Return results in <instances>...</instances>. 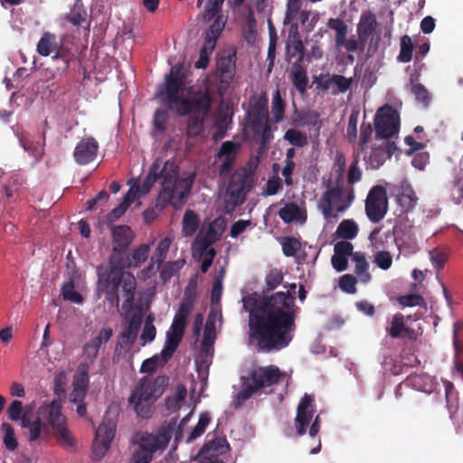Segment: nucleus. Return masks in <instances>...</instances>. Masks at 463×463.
I'll return each mask as SVG.
<instances>
[{"mask_svg": "<svg viewBox=\"0 0 463 463\" xmlns=\"http://www.w3.org/2000/svg\"><path fill=\"white\" fill-rule=\"evenodd\" d=\"M288 287L287 293L279 291L261 298L248 295L242 298L243 307L249 312L250 337L260 352L279 351L293 340L297 328V285L291 283Z\"/></svg>", "mask_w": 463, "mask_h": 463, "instance_id": "1", "label": "nucleus"}, {"mask_svg": "<svg viewBox=\"0 0 463 463\" xmlns=\"http://www.w3.org/2000/svg\"><path fill=\"white\" fill-rule=\"evenodd\" d=\"M114 253L110 257L109 268L98 269V291L104 294L111 304L118 306L119 298L124 302L121 309L128 317L135 296L136 279L128 271L123 270L120 251L132 241V232L128 226H117L112 229Z\"/></svg>", "mask_w": 463, "mask_h": 463, "instance_id": "2", "label": "nucleus"}, {"mask_svg": "<svg viewBox=\"0 0 463 463\" xmlns=\"http://www.w3.org/2000/svg\"><path fill=\"white\" fill-rule=\"evenodd\" d=\"M34 404L23 406L21 401L14 400L7 408L9 420H21V426L28 430L31 442L43 439L49 435V427L63 446H71L73 439L67 427L65 416L61 413V403L53 400L42 403L33 415Z\"/></svg>", "mask_w": 463, "mask_h": 463, "instance_id": "3", "label": "nucleus"}, {"mask_svg": "<svg viewBox=\"0 0 463 463\" xmlns=\"http://www.w3.org/2000/svg\"><path fill=\"white\" fill-rule=\"evenodd\" d=\"M156 180L161 184L156 206L163 208L166 203H171L174 198L173 158H169L164 163L156 160L151 166L147 176L143 180L142 184H138L134 178L128 181V185H129L128 191H133V201L137 202V206L140 205L139 199L150 191Z\"/></svg>", "mask_w": 463, "mask_h": 463, "instance_id": "4", "label": "nucleus"}, {"mask_svg": "<svg viewBox=\"0 0 463 463\" xmlns=\"http://www.w3.org/2000/svg\"><path fill=\"white\" fill-rule=\"evenodd\" d=\"M286 376L277 365L258 366L243 376L242 389L236 394L233 401L234 408H240L253 394L260 390L277 385Z\"/></svg>", "mask_w": 463, "mask_h": 463, "instance_id": "5", "label": "nucleus"}, {"mask_svg": "<svg viewBox=\"0 0 463 463\" xmlns=\"http://www.w3.org/2000/svg\"><path fill=\"white\" fill-rule=\"evenodd\" d=\"M174 433V422L171 420L166 426L158 430L156 435L147 432L137 433L134 443L137 449L134 452L129 463H149L154 453L162 452L167 446Z\"/></svg>", "mask_w": 463, "mask_h": 463, "instance_id": "6", "label": "nucleus"}, {"mask_svg": "<svg viewBox=\"0 0 463 463\" xmlns=\"http://www.w3.org/2000/svg\"><path fill=\"white\" fill-rule=\"evenodd\" d=\"M168 381L169 379L165 376H159L154 381L148 377H144L139 381L129 397V402L137 415L142 418L148 417L151 401L163 394L168 385Z\"/></svg>", "mask_w": 463, "mask_h": 463, "instance_id": "7", "label": "nucleus"}, {"mask_svg": "<svg viewBox=\"0 0 463 463\" xmlns=\"http://www.w3.org/2000/svg\"><path fill=\"white\" fill-rule=\"evenodd\" d=\"M256 168V164L248 162L231 175L226 191V204L232 210L241 205L246 201L247 194L253 189Z\"/></svg>", "mask_w": 463, "mask_h": 463, "instance_id": "8", "label": "nucleus"}, {"mask_svg": "<svg viewBox=\"0 0 463 463\" xmlns=\"http://www.w3.org/2000/svg\"><path fill=\"white\" fill-rule=\"evenodd\" d=\"M354 199L353 190L345 196L344 188L336 184L323 193L319 200V209L325 219H337L339 213H345L350 207Z\"/></svg>", "mask_w": 463, "mask_h": 463, "instance_id": "9", "label": "nucleus"}, {"mask_svg": "<svg viewBox=\"0 0 463 463\" xmlns=\"http://www.w3.org/2000/svg\"><path fill=\"white\" fill-rule=\"evenodd\" d=\"M231 446L226 437L215 430L206 435L205 441L194 457L196 463H225L222 457L229 453Z\"/></svg>", "mask_w": 463, "mask_h": 463, "instance_id": "10", "label": "nucleus"}, {"mask_svg": "<svg viewBox=\"0 0 463 463\" xmlns=\"http://www.w3.org/2000/svg\"><path fill=\"white\" fill-rule=\"evenodd\" d=\"M156 99L160 104L155 113L154 126L158 132H164L165 122L168 118V111L172 110L174 106V68L172 67L165 76L164 85L158 90Z\"/></svg>", "mask_w": 463, "mask_h": 463, "instance_id": "11", "label": "nucleus"}, {"mask_svg": "<svg viewBox=\"0 0 463 463\" xmlns=\"http://www.w3.org/2000/svg\"><path fill=\"white\" fill-rule=\"evenodd\" d=\"M400 128L398 112L390 105L380 108L374 117L375 137L377 139L389 140L397 135Z\"/></svg>", "mask_w": 463, "mask_h": 463, "instance_id": "12", "label": "nucleus"}, {"mask_svg": "<svg viewBox=\"0 0 463 463\" xmlns=\"http://www.w3.org/2000/svg\"><path fill=\"white\" fill-rule=\"evenodd\" d=\"M268 103L267 94L261 93L259 97L254 98V102L250 105L247 112L249 127L255 135L263 133V138L266 137V133L269 130Z\"/></svg>", "mask_w": 463, "mask_h": 463, "instance_id": "13", "label": "nucleus"}, {"mask_svg": "<svg viewBox=\"0 0 463 463\" xmlns=\"http://www.w3.org/2000/svg\"><path fill=\"white\" fill-rule=\"evenodd\" d=\"M237 52L233 48L223 49L217 52L215 75L220 80V87L226 90L232 81L236 71Z\"/></svg>", "mask_w": 463, "mask_h": 463, "instance_id": "14", "label": "nucleus"}, {"mask_svg": "<svg viewBox=\"0 0 463 463\" xmlns=\"http://www.w3.org/2000/svg\"><path fill=\"white\" fill-rule=\"evenodd\" d=\"M210 106V97L201 91L182 99L178 96L175 97V112L179 115L207 117Z\"/></svg>", "mask_w": 463, "mask_h": 463, "instance_id": "15", "label": "nucleus"}, {"mask_svg": "<svg viewBox=\"0 0 463 463\" xmlns=\"http://www.w3.org/2000/svg\"><path fill=\"white\" fill-rule=\"evenodd\" d=\"M388 210V198L386 190L382 185L373 186L368 193L365 200V213L373 223L382 221Z\"/></svg>", "mask_w": 463, "mask_h": 463, "instance_id": "16", "label": "nucleus"}, {"mask_svg": "<svg viewBox=\"0 0 463 463\" xmlns=\"http://www.w3.org/2000/svg\"><path fill=\"white\" fill-rule=\"evenodd\" d=\"M115 430V416H112L110 411H108L104 416L102 423L98 427L95 432L93 453L97 458H101L105 455L114 439Z\"/></svg>", "mask_w": 463, "mask_h": 463, "instance_id": "17", "label": "nucleus"}, {"mask_svg": "<svg viewBox=\"0 0 463 463\" xmlns=\"http://www.w3.org/2000/svg\"><path fill=\"white\" fill-rule=\"evenodd\" d=\"M193 414V411H191L185 417H184L177 427H175V446L180 442L190 443L202 436L206 427L211 422V415L209 412H203L199 417V420L196 426L190 430L189 431H185L184 427L185 422L190 419Z\"/></svg>", "mask_w": 463, "mask_h": 463, "instance_id": "18", "label": "nucleus"}, {"mask_svg": "<svg viewBox=\"0 0 463 463\" xmlns=\"http://www.w3.org/2000/svg\"><path fill=\"white\" fill-rule=\"evenodd\" d=\"M174 355V322L171 324L166 334V341L164 349L160 354L145 360L141 365L142 373H152L166 364Z\"/></svg>", "mask_w": 463, "mask_h": 463, "instance_id": "19", "label": "nucleus"}, {"mask_svg": "<svg viewBox=\"0 0 463 463\" xmlns=\"http://www.w3.org/2000/svg\"><path fill=\"white\" fill-rule=\"evenodd\" d=\"M221 26L217 22L215 24H211L204 33V41L202 48L200 49L199 58L194 62L196 69H206L210 62V57L215 49L218 39L221 37Z\"/></svg>", "mask_w": 463, "mask_h": 463, "instance_id": "20", "label": "nucleus"}, {"mask_svg": "<svg viewBox=\"0 0 463 463\" xmlns=\"http://www.w3.org/2000/svg\"><path fill=\"white\" fill-rule=\"evenodd\" d=\"M315 413L314 399L311 395L305 393L301 398L295 418V428L298 436H303L312 420Z\"/></svg>", "mask_w": 463, "mask_h": 463, "instance_id": "21", "label": "nucleus"}, {"mask_svg": "<svg viewBox=\"0 0 463 463\" xmlns=\"http://www.w3.org/2000/svg\"><path fill=\"white\" fill-rule=\"evenodd\" d=\"M226 228V221L223 217H218L209 223L205 230H202L195 243L199 245L202 251H205L212 244L215 243L222 237Z\"/></svg>", "mask_w": 463, "mask_h": 463, "instance_id": "22", "label": "nucleus"}, {"mask_svg": "<svg viewBox=\"0 0 463 463\" xmlns=\"http://www.w3.org/2000/svg\"><path fill=\"white\" fill-rule=\"evenodd\" d=\"M240 150V144L233 141H225L222 144L216 156L222 160L219 167L220 175L230 173Z\"/></svg>", "mask_w": 463, "mask_h": 463, "instance_id": "23", "label": "nucleus"}, {"mask_svg": "<svg viewBox=\"0 0 463 463\" xmlns=\"http://www.w3.org/2000/svg\"><path fill=\"white\" fill-rule=\"evenodd\" d=\"M397 150L393 141L383 140L382 144L373 147L368 158V164L373 169H378L387 159H390Z\"/></svg>", "mask_w": 463, "mask_h": 463, "instance_id": "24", "label": "nucleus"}, {"mask_svg": "<svg viewBox=\"0 0 463 463\" xmlns=\"http://www.w3.org/2000/svg\"><path fill=\"white\" fill-rule=\"evenodd\" d=\"M89 367L85 364L79 365L73 378V390L71 393V401L72 402H81L87 394L89 384Z\"/></svg>", "mask_w": 463, "mask_h": 463, "instance_id": "25", "label": "nucleus"}, {"mask_svg": "<svg viewBox=\"0 0 463 463\" xmlns=\"http://www.w3.org/2000/svg\"><path fill=\"white\" fill-rule=\"evenodd\" d=\"M224 1L225 0H206V4L201 14L203 23H209L213 20L212 24H215L217 22L220 24L221 34L227 23V18L222 14V5Z\"/></svg>", "mask_w": 463, "mask_h": 463, "instance_id": "26", "label": "nucleus"}, {"mask_svg": "<svg viewBox=\"0 0 463 463\" xmlns=\"http://www.w3.org/2000/svg\"><path fill=\"white\" fill-rule=\"evenodd\" d=\"M98 142L92 137L81 139L74 150L75 161L80 165H86L92 162L98 154Z\"/></svg>", "mask_w": 463, "mask_h": 463, "instance_id": "27", "label": "nucleus"}, {"mask_svg": "<svg viewBox=\"0 0 463 463\" xmlns=\"http://www.w3.org/2000/svg\"><path fill=\"white\" fill-rule=\"evenodd\" d=\"M112 334L111 328L103 327L95 337L87 342L83 347L84 359L93 363L100 346L110 339Z\"/></svg>", "mask_w": 463, "mask_h": 463, "instance_id": "28", "label": "nucleus"}, {"mask_svg": "<svg viewBox=\"0 0 463 463\" xmlns=\"http://www.w3.org/2000/svg\"><path fill=\"white\" fill-rule=\"evenodd\" d=\"M172 244V240L170 238H165L159 241L157 244L154 255L151 259V264L147 267V269H144L141 274V278L143 279H146L150 278L151 275L155 274L160 265L163 263L166 257V253Z\"/></svg>", "mask_w": 463, "mask_h": 463, "instance_id": "29", "label": "nucleus"}, {"mask_svg": "<svg viewBox=\"0 0 463 463\" xmlns=\"http://www.w3.org/2000/svg\"><path fill=\"white\" fill-rule=\"evenodd\" d=\"M418 202V197L411 186L407 180H402L400 183L398 194H397V203L402 209V212H411Z\"/></svg>", "mask_w": 463, "mask_h": 463, "instance_id": "30", "label": "nucleus"}, {"mask_svg": "<svg viewBox=\"0 0 463 463\" xmlns=\"http://www.w3.org/2000/svg\"><path fill=\"white\" fill-rule=\"evenodd\" d=\"M176 174L177 167L175 166V175ZM194 173H190L180 178L175 175V210L177 209V203H179L181 207L186 202L191 194V189L194 183Z\"/></svg>", "mask_w": 463, "mask_h": 463, "instance_id": "31", "label": "nucleus"}, {"mask_svg": "<svg viewBox=\"0 0 463 463\" xmlns=\"http://www.w3.org/2000/svg\"><path fill=\"white\" fill-rule=\"evenodd\" d=\"M377 26L375 14L371 11L364 12L361 14L357 25V34L360 43L364 46L368 38L373 34Z\"/></svg>", "mask_w": 463, "mask_h": 463, "instance_id": "32", "label": "nucleus"}, {"mask_svg": "<svg viewBox=\"0 0 463 463\" xmlns=\"http://www.w3.org/2000/svg\"><path fill=\"white\" fill-rule=\"evenodd\" d=\"M61 43L57 40V36L50 32L44 33L40 38L36 51L41 56H49L54 54L53 59H59V50Z\"/></svg>", "mask_w": 463, "mask_h": 463, "instance_id": "33", "label": "nucleus"}, {"mask_svg": "<svg viewBox=\"0 0 463 463\" xmlns=\"http://www.w3.org/2000/svg\"><path fill=\"white\" fill-rule=\"evenodd\" d=\"M388 335L392 338L409 337L411 340L415 339V331L405 325L404 317L401 313L395 314L391 321L390 326L386 328Z\"/></svg>", "mask_w": 463, "mask_h": 463, "instance_id": "34", "label": "nucleus"}, {"mask_svg": "<svg viewBox=\"0 0 463 463\" xmlns=\"http://www.w3.org/2000/svg\"><path fill=\"white\" fill-rule=\"evenodd\" d=\"M305 56V47L304 44L298 35V33L294 34L292 37L288 39L286 44V57L288 61H291L293 58H296V61L293 63L302 64Z\"/></svg>", "mask_w": 463, "mask_h": 463, "instance_id": "35", "label": "nucleus"}, {"mask_svg": "<svg viewBox=\"0 0 463 463\" xmlns=\"http://www.w3.org/2000/svg\"><path fill=\"white\" fill-rule=\"evenodd\" d=\"M290 80L295 89L300 94H305L307 92L308 88V77L307 70L302 64L292 63Z\"/></svg>", "mask_w": 463, "mask_h": 463, "instance_id": "36", "label": "nucleus"}, {"mask_svg": "<svg viewBox=\"0 0 463 463\" xmlns=\"http://www.w3.org/2000/svg\"><path fill=\"white\" fill-rule=\"evenodd\" d=\"M352 261L354 263V273L357 279L363 283L369 282L372 276L369 273V263L364 254L361 251L354 252L352 254Z\"/></svg>", "mask_w": 463, "mask_h": 463, "instance_id": "37", "label": "nucleus"}, {"mask_svg": "<svg viewBox=\"0 0 463 463\" xmlns=\"http://www.w3.org/2000/svg\"><path fill=\"white\" fill-rule=\"evenodd\" d=\"M359 232L357 223L353 219H345L337 226L335 236L345 241L354 239Z\"/></svg>", "mask_w": 463, "mask_h": 463, "instance_id": "38", "label": "nucleus"}, {"mask_svg": "<svg viewBox=\"0 0 463 463\" xmlns=\"http://www.w3.org/2000/svg\"><path fill=\"white\" fill-rule=\"evenodd\" d=\"M298 120L301 126L314 128L317 135L323 127V120L320 118L319 113L316 110L308 109L301 111L298 114Z\"/></svg>", "mask_w": 463, "mask_h": 463, "instance_id": "39", "label": "nucleus"}, {"mask_svg": "<svg viewBox=\"0 0 463 463\" xmlns=\"http://www.w3.org/2000/svg\"><path fill=\"white\" fill-rule=\"evenodd\" d=\"M200 219L193 210H186L183 218V233L184 236H192L199 227Z\"/></svg>", "mask_w": 463, "mask_h": 463, "instance_id": "40", "label": "nucleus"}, {"mask_svg": "<svg viewBox=\"0 0 463 463\" xmlns=\"http://www.w3.org/2000/svg\"><path fill=\"white\" fill-rule=\"evenodd\" d=\"M286 103L277 89L272 94L271 113L276 123L281 122L285 115Z\"/></svg>", "mask_w": 463, "mask_h": 463, "instance_id": "41", "label": "nucleus"}, {"mask_svg": "<svg viewBox=\"0 0 463 463\" xmlns=\"http://www.w3.org/2000/svg\"><path fill=\"white\" fill-rule=\"evenodd\" d=\"M327 26L335 31V44L342 46L345 43V37L347 35L348 27L344 20L340 18H330Z\"/></svg>", "mask_w": 463, "mask_h": 463, "instance_id": "42", "label": "nucleus"}, {"mask_svg": "<svg viewBox=\"0 0 463 463\" xmlns=\"http://www.w3.org/2000/svg\"><path fill=\"white\" fill-rule=\"evenodd\" d=\"M284 138L290 145L298 147H303L308 144L307 134L295 128L288 129L284 135Z\"/></svg>", "mask_w": 463, "mask_h": 463, "instance_id": "43", "label": "nucleus"}, {"mask_svg": "<svg viewBox=\"0 0 463 463\" xmlns=\"http://www.w3.org/2000/svg\"><path fill=\"white\" fill-rule=\"evenodd\" d=\"M149 253V246L148 245H140L137 249H136L129 258L128 259V268H137L142 262H144L148 256Z\"/></svg>", "mask_w": 463, "mask_h": 463, "instance_id": "44", "label": "nucleus"}, {"mask_svg": "<svg viewBox=\"0 0 463 463\" xmlns=\"http://www.w3.org/2000/svg\"><path fill=\"white\" fill-rule=\"evenodd\" d=\"M206 118L204 116H189L186 128L187 135L193 137L201 135Z\"/></svg>", "mask_w": 463, "mask_h": 463, "instance_id": "45", "label": "nucleus"}, {"mask_svg": "<svg viewBox=\"0 0 463 463\" xmlns=\"http://www.w3.org/2000/svg\"><path fill=\"white\" fill-rule=\"evenodd\" d=\"M133 198V191H128L124 196L123 202L118 207L114 208L109 214V221L112 222L121 217L126 213L129 205L135 203Z\"/></svg>", "mask_w": 463, "mask_h": 463, "instance_id": "46", "label": "nucleus"}, {"mask_svg": "<svg viewBox=\"0 0 463 463\" xmlns=\"http://www.w3.org/2000/svg\"><path fill=\"white\" fill-rule=\"evenodd\" d=\"M413 44L409 35H403L401 38V50L398 55V61L401 62H409L411 61Z\"/></svg>", "mask_w": 463, "mask_h": 463, "instance_id": "47", "label": "nucleus"}, {"mask_svg": "<svg viewBox=\"0 0 463 463\" xmlns=\"http://www.w3.org/2000/svg\"><path fill=\"white\" fill-rule=\"evenodd\" d=\"M299 213V207L296 203H290L285 204L279 211V216L285 223H290L298 218Z\"/></svg>", "mask_w": 463, "mask_h": 463, "instance_id": "48", "label": "nucleus"}, {"mask_svg": "<svg viewBox=\"0 0 463 463\" xmlns=\"http://www.w3.org/2000/svg\"><path fill=\"white\" fill-rule=\"evenodd\" d=\"M141 322V316L135 315L129 321L128 327L121 333V337L128 343H133L137 335V329Z\"/></svg>", "mask_w": 463, "mask_h": 463, "instance_id": "49", "label": "nucleus"}, {"mask_svg": "<svg viewBox=\"0 0 463 463\" xmlns=\"http://www.w3.org/2000/svg\"><path fill=\"white\" fill-rule=\"evenodd\" d=\"M301 6V0H288L283 24L286 25L292 24L300 12Z\"/></svg>", "mask_w": 463, "mask_h": 463, "instance_id": "50", "label": "nucleus"}, {"mask_svg": "<svg viewBox=\"0 0 463 463\" xmlns=\"http://www.w3.org/2000/svg\"><path fill=\"white\" fill-rule=\"evenodd\" d=\"M215 337V326L214 323L210 321L209 319L206 321L204 330H203V337L202 341V348L203 351H208L213 345Z\"/></svg>", "mask_w": 463, "mask_h": 463, "instance_id": "51", "label": "nucleus"}, {"mask_svg": "<svg viewBox=\"0 0 463 463\" xmlns=\"http://www.w3.org/2000/svg\"><path fill=\"white\" fill-rule=\"evenodd\" d=\"M61 293L63 298L67 301L75 304H81L83 301L81 295L75 290V287L72 282L65 283L61 288Z\"/></svg>", "mask_w": 463, "mask_h": 463, "instance_id": "52", "label": "nucleus"}, {"mask_svg": "<svg viewBox=\"0 0 463 463\" xmlns=\"http://www.w3.org/2000/svg\"><path fill=\"white\" fill-rule=\"evenodd\" d=\"M1 430L4 432V443L9 450H14L17 446V440L14 437L13 427L9 423H2Z\"/></svg>", "mask_w": 463, "mask_h": 463, "instance_id": "53", "label": "nucleus"}, {"mask_svg": "<svg viewBox=\"0 0 463 463\" xmlns=\"http://www.w3.org/2000/svg\"><path fill=\"white\" fill-rule=\"evenodd\" d=\"M281 246L282 251L287 257L295 256L301 247L299 241L294 237L284 238Z\"/></svg>", "mask_w": 463, "mask_h": 463, "instance_id": "54", "label": "nucleus"}, {"mask_svg": "<svg viewBox=\"0 0 463 463\" xmlns=\"http://www.w3.org/2000/svg\"><path fill=\"white\" fill-rule=\"evenodd\" d=\"M283 278V273L280 269H270L265 278L268 289L271 290L279 287L282 283Z\"/></svg>", "mask_w": 463, "mask_h": 463, "instance_id": "55", "label": "nucleus"}, {"mask_svg": "<svg viewBox=\"0 0 463 463\" xmlns=\"http://www.w3.org/2000/svg\"><path fill=\"white\" fill-rule=\"evenodd\" d=\"M357 277L351 274H345L339 279V288L348 294H354L356 291L355 284L357 282Z\"/></svg>", "mask_w": 463, "mask_h": 463, "instance_id": "56", "label": "nucleus"}, {"mask_svg": "<svg viewBox=\"0 0 463 463\" xmlns=\"http://www.w3.org/2000/svg\"><path fill=\"white\" fill-rule=\"evenodd\" d=\"M399 303L403 307H421L425 304L424 298L418 294H408L398 298Z\"/></svg>", "mask_w": 463, "mask_h": 463, "instance_id": "57", "label": "nucleus"}, {"mask_svg": "<svg viewBox=\"0 0 463 463\" xmlns=\"http://www.w3.org/2000/svg\"><path fill=\"white\" fill-rule=\"evenodd\" d=\"M362 178V171L359 168V156H356L351 163L347 175V183L349 184H354L359 182Z\"/></svg>", "mask_w": 463, "mask_h": 463, "instance_id": "58", "label": "nucleus"}, {"mask_svg": "<svg viewBox=\"0 0 463 463\" xmlns=\"http://www.w3.org/2000/svg\"><path fill=\"white\" fill-rule=\"evenodd\" d=\"M156 330L152 324V320L148 317L145 323L142 334L140 335L141 345H146L151 343L156 337Z\"/></svg>", "mask_w": 463, "mask_h": 463, "instance_id": "59", "label": "nucleus"}, {"mask_svg": "<svg viewBox=\"0 0 463 463\" xmlns=\"http://www.w3.org/2000/svg\"><path fill=\"white\" fill-rule=\"evenodd\" d=\"M269 43L268 48V60L269 61V66L273 65L275 60L276 53V45H277V33L272 25V23H269Z\"/></svg>", "mask_w": 463, "mask_h": 463, "instance_id": "60", "label": "nucleus"}, {"mask_svg": "<svg viewBox=\"0 0 463 463\" xmlns=\"http://www.w3.org/2000/svg\"><path fill=\"white\" fill-rule=\"evenodd\" d=\"M197 295V282L195 279H192L185 288L184 298L183 301L194 305Z\"/></svg>", "mask_w": 463, "mask_h": 463, "instance_id": "61", "label": "nucleus"}, {"mask_svg": "<svg viewBox=\"0 0 463 463\" xmlns=\"http://www.w3.org/2000/svg\"><path fill=\"white\" fill-rule=\"evenodd\" d=\"M374 261L380 269L386 270L391 268L392 258L389 251L383 250L376 254Z\"/></svg>", "mask_w": 463, "mask_h": 463, "instance_id": "62", "label": "nucleus"}, {"mask_svg": "<svg viewBox=\"0 0 463 463\" xmlns=\"http://www.w3.org/2000/svg\"><path fill=\"white\" fill-rule=\"evenodd\" d=\"M353 244L347 241H341L335 244L334 251L335 254L344 257L351 256L354 253L353 252Z\"/></svg>", "mask_w": 463, "mask_h": 463, "instance_id": "63", "label": "nucleus"}, {"mask_svg": "<svg viewBox=\"0 0 463 463\" xmlns=\"http://www.w3.org/2000/svg\"><path fill=\"white\" fill-rule=\"evenodd\" d=\"M412 93L416 99L424 105H428L430 101L429 92L427 89L420 83L412 86Z\"/></svg>", "mask_w": 463, "mask_h": 463, "instance_id": "64", "label": "nucleus"}]
</instances>
